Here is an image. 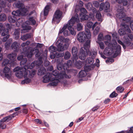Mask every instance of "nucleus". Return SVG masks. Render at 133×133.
<instances>
[{"mask_svg":"<svg viewBox=\"0 0 133 133\" xmlns=\"http://www.w3.org/2000/svg\"><path fill=\"white\" fill-rule=\"evenodd\" d=\"M119 4L116 7L117 13L116 14V16L120 19L121 21L124 23L129 22L131 19L130 18L128 17H125V14L124 12L123 7L120 6Z\"/></svg>","mask_w":133,"mask_h":133,"instance_id":"nucleus-5","label":"nucleus"},{"mask_svg":"<svg viewBox=\"0 0 133 133\" xmlns=\"http://www.w3.org/2000/svg\"><path fill=\"white\" fill-rule=\"evenodd\" d=\"M124 90V88L122 87L119 86L117 88V90L120 92H122Z\"/></svg>","mask_w":133,"mask_h":133,"instance_id":"nucleus-52","label":"nucleus"},{"mask_svg":"<svg viewBox=\"0 0 133 133\" xmlns=\"http://www.w3.org/2000/svg\"><path fill=\"white\" fill-rule=\"evenodd\" d=\"M32 45H34L36 46H36L37 48H41L43 46V44H40L39 43H37V44L34 43L32 44Z\"/></svg>","mask_w":133,"mask_h":133,"instance_id":"nucleus-58","label":"nucleus"},{"mask_svg":"<svg viewBox=\"0 0 133 133\" xmlns=\"http://www.w3.org/2000/svg\"><path fill=\"white\" fill-rule=\"evenodd\" d=\"M55 53L56 57L57 58L63 57L64 55V53H59V52H55Z\"/></svg>","mask_w":133,"mask_h":133,"instance_id":"nucleus-49","label":"nucleus"},{"mask_svg":"<svg viewBox=\"0 0 133 133\" xmlns=\"http://www.w3.org/2000/svg\"><path fill=\"white\" fill-rule=\"evenodd\" d=\"M17 112H15L12 115H11L6 117L3 118L0 121L3 123L5 122H8L9 121L11 120L12 118H13L15 116L17 115Z\"/></svg>","mask_w":133,"mask_h":133,"instance_id":"nucleus-21","label":"nucleus"},{"mask_svg":"<svg viewBox=\"0 0 133 133\" xmlns=\"http://www.w3.org/2000/svg\"><path fill=\"white\" fill-rule=\"evenodd\" d=\"M6 18V16L5 14H3L0 15V21H4Z\"/></svg>","mask_w":133,"mask_h":133,"instance_id":"nucleus-42","label":"nucleus"},{"mask_svg":"<svg viewBox=\"0 0 133 133\" xmlns=\"http://www.w3.org/2000/svg\"><path fill=\"white\" fill-rule=\"evenodd\" d=\"M70 43L69 39L65 38L63 37H60L56 43L57 51H62L66 50L69 47Z\"/></svg>","mask_w":133,"mask_h":133,"instance_id":"nucleus-3","label":"nucleus"},{"mask_svg":"<svg viewBox=\"0 0 133 133\" xmlns=\"http://www.w3.org/2000/svg\"><path fill=\"white\" fill-rule=\"evenodd\" d=\"M29 49V47L28 46H27L23 49V53L27 56V57L30 58L32 57L34 54H36L35 56L36 57H38L40 56V54L39 51L38 49L36 48H30L29 49L30 50V51L29 52H28V51Z\"/></svg>","mask_w":133,"mask_h":133,"instance_id":"nucleus-8","label":"nucleus"},{"mask_svg":"<svg viewBox=\"0 0 133 133\" xmlns=\"http://www.w3.org/2000/svg\"><path fill=\"white\" fill-rule=\"evenodd\" d=\"M73 60V64H75L76 66L79 69L82 67L83 63L80 61H77V59H74Z\"/></svg>","mask_w":133,"mask_h":133,"instance_id":"nucleus-23","label":"nucleus"},{"mask_svg":"<svg viewBox=\"0 0 133 133\" xmlns=\"http://www.w3.org/2000/svg\"><path fill=\"white\" fill-rule=\"evenodd\" d=\"M27 61V59L26 58H23L20 62V65H24L26 63Z\"/></svg>","mask_w":133,"mask_h":133,"instance_id":"nucleus-54","label":"nucleus"},{"mask_svg":"<svg viewBox=\"0 0 133 133\" xmlns=\"http://www.w3.org/2000/svg\"><path fill=\"white\" fill-rule=\"evenodd\" d=\"M111 38V37L109 35H106L104 37V39L107 41L104 42L107 46L104 50V53L106 55H111L115 57L121 53V47L117 44L115 40H112L111 43L109 42Z\"/></svg>","mask_w":133,"mask_h":133,"instance_id":"nucleus-2","label":"nucleus"},{"mask_svg":"<svg viewBox=\"0 0 133 133\" xmlns=\"http://www.w3.org/2000/svg\"><path fill=\"white\" fill-rule=\"evenodd\" d=\"M83 26L80 23H78L77 24L76 29L78 31H80L82 30Z\"/></svg>","mask_w":133,"mask_h":133,"instance_id":"nucleus-44","label":"nucleus"},{"mask_svg":"<svg viewBox=\"0 0 133 133\" xmlns=\"http://www.w3.org/2000/svg\"><path fill=\"white\" fill-rule=\"evenodd\" d=\"M114 62V60L112 58H109L106 61V62L107 63H111Z\"/></svg>","mask_w":133,"mask_h":133,"instance_id":"nucleus-64","label":"nucleus"},{"mask_svg":"<svg viewBox=\"0 0 133 133\" xmlns=\"http://www.w3.org/2000/svg\"><path fill=\"white\" fill-rule=\"evenodd\" d=\"M118 42L119 44H120L121 45H122V46L123 48L124 49H126V46L124 45V43H123V42L121 41V40H118Z\"/></svg>","mask_w":133,"mask_h":133,"instance_id":"nucleus-60","label":"nucleus"},{"mask_svg":"<svg viewBox=\"0 0 133 133\" xmlns=\"http://www.w3.org/2000/svg\"><path fill=\"white\" fill-rule=\"evenodd\" d=\"M80 10L81 12L82 13V14H85L87 12L86 10L84 8H81Z\"/></svg>","mask_w":133,"mask_h":133,"instance_id":"nucleus-62","label":"nucleus"},{"mask_svg":"<svg viewBox=\"0 0 133 133\" xmlns=\"http://www.w3.org/2000/svg\"><path fill=\"white\" fill-rule=\"evenodd\" d=\"M9 63V61L8 59H5L4 60L2 63V66H5L8 64Z\"/></svg>","mask_w":133,"mask_h":133,"instance_id":"nucleus-48","label":"nucleus"},{"mask_svg":"<svg viewBox=\"0 0 133 133\" xmlns=\"http://www.w3.org/2000/svg\"><path fill=\"white\" fill-rule=\"evenodd\" d=\"M51 77V73L49 72H47L43 77V82L44 83H47L50 81Z\"/></svg>","mask_w":133,"mask_h":133,"instance_id":"nucleus-20","label":"nucleus"},{"mask_svg":"<svg viewBox=\"0 0 133 133\" xmlns=\"http://www.w3.org/2000/svg\"><path fill=\"white\" fill-rule=\"evenodd\" d=\"M90 40L88 39L87 40L84 45V47H82L80 50V52L79 55V58L81 60H84L86 58L89 51L90 47Z\"/></svg>","mask_w":133,"mask_h":133,"instance_id":"nucleus-6","label":"nucleus"},{"mask_svg":"<svg viewBox=\"0 0 133 133\" xmlns=\"http://www.w3.org/2000/svg\"><path fill=\"white\" fill-rule=\"evenodd\" d=\"M71 51L73 56V61H74V59H78V57L77 55L78 50L77 48L75 46L73 47L72 48Z\"/></svg>","mask_w":133,"mask_h":133,"instance_id":"nucleus-19","label":"nucleus"},{"mask_svg":"<svg viewBox=\"0 0 133 133\" xmlns=\"http://www.w3.org/2000/svg\"><path fill=\"white\" fill-rule=\"evenodd\" d=\"M30 44V42L29 41H27L26 42H23L22 43L21 45V46L22 47H25V46H27L25 47H26L27 46H28L29 47V49H28V52H29L30 51V50L29 49L30 48H30L28 46V45H29ZM24 48H23V49ZM23 52H22V53L24 55H25V56H26V55L25 54H24L23 53Z\"/></svg>","mask_w":133,"mask_h":133,"instance_id":"nucleus-25","label":"nucleus"},{"mask_svg":"<svg viewBox=\"0 0 133 133\" xmlns=\"http://www.w3.org/2000/svg\"><path fill=\"white\" fill-rule=\"evenodd\" d=\"M93 3L94 6L95 7L98 8L99 6V3L98 2L96 1H94Z\"/></svg>","mask_w":133,"mask_h":133,"instance_id":"nucleus-61","label":"nucleus"},{"mask_svg":"<svg viewBox=\"0 0 133 133\" xmlns=\"http://www.w3.org/2000/svg\"><path fill=\"white\" fill-rule=\"evenodd\" d=\"M57 68L59 70H62L63 68V66L61 64V63H59L57 64Z\"/></svg>","mask_w":133,"mask_h":133,"instance_id":"nucleus-55","label":"nucleus"},{"mask_svg":"<svg viewBox=\"0 0 133 133\" xmlns=\"http://www.w3.org/2000/svg\"><path fill=\"white\" fill-rule=\"evenodd\" d=\"M22 9L21 10H18L16 11H13L12 14L14 17L17 18L18 17L23 16L25 15L26 13L27 12L26 10H23Z\"/></svg>","mask_w":133,"mask_h":133,"instance_id":"nucleus-13","label":"nucleus"},{"mask_svg":"<svg viewBox=\"0 0 133 133\" xmlns=\"http://www.w3.org/2000/svg\"><path fill=\"white\" fill-rule=\"evenodd\" d=\"M6 128V125L3 122L0 121V128L4 129Z\"/></svg>","mask_w":133,"mask_h":133,"instance_id":"nucleus-53","label":"nucleus"},{"mask_svg":"<svg viewBox=\"0 0 133 133\" xmlns=\"http://www.w3.org/2000/svg\"><path fill=\"white\" fill-rule=\"evenodd\" d=\"M23 30L22 31V33L25 32L24 31L30 30L31 29V27L29 26L26 25H24V24H23L22 25Z\"/></svg>","mask_w":133,"mask_h":133,"instance_id":"nucleus-31","label":"nucleus"},{"mask_svg":"<svg viewBox=\"0 0 133 133\" xmlns=\"http://www.w3.org/2000/svg\"><path fill=\"white\" fill-rule=\"evenodd\" d=\"M16 6L18 8H19L20 10H21L22 9H24L23 10H26V11L28 12L30 10V7L28 6H25L24 4L22 3L20 1H18L15 3Z\"/></svg>","mask_w":133,"mask_h":133,"instance_id":"nucleus-16","label":"nucleus"},{"mask_svg":"<svg viewBox=\"0 0 133 133\" xmlns=\"http://www.w3.org/2000/svg\"><path fill=\"white\" fill-rule=\"evenodd\" d=\"M68 29L69 30L71 34L75 35L76 34V32L75 31L74 29L72 28V26H68Z\"/></svg>","mask_w":133,"mask_h":133,"instance_id":"nucleus-41","label":"nucleus"},{"mask_svg":"<svg viewBox=\"0 0 133 133\" xmlns=\"http://www.w3.org/2000/svg\"><path fill=\"white\" fill-rule=\"evenodd\" d=\"M12 41V39L10 38L8 39L5 44V48L6 49H8L10 46V45Z\"/></svg>","mask_w":133,"mask_h":133,"instance_id":"nucleus-30","label":"nucleus"},{"mask_svg":"<svg viewBox=\"0 0 133 133\" xmlns=\"http://www.w3.org/2000/svg\"><path fill=\"white\" fill-rule=\"evenodd\" d=\"M121 29H119L118 31V32L121 36L125 34V31L129 33L131 32V31L129 26L125 24V23H122L121 24Z\"/></svg>","mask_w":133,"mask_h":133,"instance_id":"nucleus-10","label":"nucleus"},{"mask_svg":"<svg viewBox=\"0 0 133 133\" xmlns=\"http://www.w3.org/2000/svg\"><path fill=\"white\" fill-rule=\"evenodd\" d=\"M49 9V6L48 5H46L45 7L44 11V15L46 16L48 14Z\"/></svg>","mask_w":133,"mask_h":133,"instance_id":"nucleus-40","label":"nucleus"},{"mask_svg":"<svg viewBox=\"0 0 133 133\" xmlns=\"http://www.w3.org/2000/svg\"><path fill=\"white\" fill-rule=\"evenodd\" d=\"M91 37L90 30L88 29H86L85 32H80L77 35V39L80 42H82L86 38L89 39Z\"/></svg>","mask_w":133,"mask_h":133,"instance_id":"nucleus-7","label":"nucleus"},{"mask_svg":"<svg viewBox=\"0 0 133 133\" xmlns=\"http://www.w3.org/2000/svg\"><path fill=\"white\" fill-rule=\"evenodd\" d=\"M8 19L9 22L11 23H14L17 19L16 17H14V16L12 17L11 16H9Z\"/></svg>","mask_w":133,"mask_h":133,"instance_id":"nucleus-35","label":"nucleus"},{"mask_svg":"<svg viewBox=\"0 0 133 133\" xmlns=\"http://www.w3.org/2000/svg\"><path fill=\"white\" fill-rule=\"evenodd\" d=\"M97 42L98 43L100 48L101 49H103L104 48V45L103 43L101 41H97Z\"/></svg>","mask_w":133,"mask_h":133,"instance_id":"nucleus-47","label":"nucleus"},{"mask_svg":"<svg viewBox=\"0 0 133 133\" xmlns=\"http://www.w3.org/2000/svg\"><path fill=\"white\" fill-rule=\"evenodd\" d=\"M29 21L31 22L33 25H34L36 23V21L33 17H30L29 19Z\"/></svg>","mask_w":133,"mask_h":133,"instance_id":"nucleus-56","label":"nucleus"},{"mask_svg":"<svg viewBox=\"0 0 133 133\" xmlns=\"http://www.w3.org/2000/svg\"><path fill=\"white\" fill-rule=\"evenodd\" d=\"M19 31L17 29L16 30L14 33V36L15 39H18L19 37Z\"/></svg>","mask_w":133,"mask_h":133,"instance_id":"nucleus-33","label":"nucleus"},{"mask_svg":"<svg viewBox=\"0 0 133 133\" xmlns=\"http://www.w3.org/2000/svg\"><path fill=\"white\" fill-rule=\"evenodd\" d=\"M68 24L65 25L63 28L60 30L59 33H63L64 36H67L69 35V32L68 31Z\"/></svg>","mask_w":133,"mask_h":133,"instance_id":"nucleus-18","label":"nucleus"},{"mask_svg":"<svg viewBox=\"0 0 133 133\" xmlns=\"http://www.w3.org/2000/svg\"><path fill=\"white\" fill-rule=\"evenodd\" d=\"M79 20L78 15L76 14L68 21V23L67 24H68V26H72L76 22L77 23L79 22Z\"/></svg>","mask_w":133,"mask_h":133,"instance_id":"nucleus-15","label":"nucleus"},{"mask_svg":"<svg viewBox=\"0 0 133 133\" xmlns=\"http://www.w3.org/2000/svg\"><path fill=\"white\" fill-rule=\"evenodd\" d=\"M62 12L57 10L56 11L52 19V22L54 23H58L62 17Z\"/></svg>","mask_w":133,"mask_h":133,"instance_id":"nucleus-9","label":"nucleus"},{"mask_svg":"<svg viewBox=\"0 0 133 133\" xmlns=\"http://www.w3.org/2000/svg\"><path fill=\"white\" fill-rule=\"evenodd\" d=\"M32 35L31 34H27L24 35L21 37V39L23 41H25L27 39L31 38Z\"/></svg>","mask_w":133,"mask_h":133,"instance_id":"nucleus-26","label":"nucleus"},{"mask_svg":"<svg viewBox=\"0 0 133 133\" xmlns=\"http://www.w3.org/2000/svg\"><path fill=\"white\" fill-rule=\"evenodd\" d=\"M49 50L50 53H55L57 51V49L55 47L51 46L49 48Z\"/></svg>","mask_w":133,"mask_h":133,"instance_id":"nucleus-34","label":"nucleus"},{"mask_svg":"<svg viewBox=\"0 0 133 133\" xmlns=\"http://www.w3.org/2000/svg\"><path fill=\"white\" fill-rule=\"evenodd\" d=\"M124 42L127 46H133V44L131 41L133 39V35L129 34L128 35H125L124 36Z\"/></svg>","mask_w":133,"mask_h":133,"instance_id":"nucleus-12","label":"nucleus"},{"mask_svg":"<svg viewBox=\"0 0 133 133\" xmlns=\"http://www.w3.org/2000/svg\"><path fill=\"white\" fill-rule=\"evenodd\" d=\"M117 95V94L114 91L110 95V96L111 98L116 97Z\"/></svg>","mask_w":133,"mask_h":133,"instance_id":"nucleus-57","label":"nucleus"},{"mask_svg":"<svg viewBox=\"0 0 133 133\" xmlns=\"http://www.w3.org/2000/svg\"><path fill=\"white\" fill-rule=\"evenodd\" d=\"M94 11H93V14L91 13L89 15V17L91 18L92 20H93L94 19V17L95 16V14L96 12V10L95 8L93 9Z\"/></svg>","mask_w":133,"mask_h":133,"instance_id":"nucleus-43","label":"nucleus"},{"mask_svg":"<svg viewBox=\"0 0 133 133\" xmlns=\"http://www.w3.org/2000/svg\"><path fill=\"white\" fill-rule=\"evenodd\" d=\"M64 58L65 59H69L71 56V55L70 52L68 51H66L64 54Z\"/></svg>","mask_w":133,"mask_h":133,"instance_id":"nucleus-37","label":"nucleus"},{"mask_svg":"<svg viewBox=\"0 0 133 133\" xmlns=\"http://www.w3.org/2000/svg\"><path fill=\"white\" fill-rule=\"evenodd\" d=\"M6 4V3L4 2L2 0H0V6L2 7L3 8L5 7Z\"/></svg>","mask_w":133,"mask_h":133,"instance_id":"nucleus-51","label":"nucleus"},{"mask_svg":"<svg viewBox=\"0 0 133 133\" xmlns=\"http://www.w3.org/2000/svg\"><path fill=\"white\" fill-rule=\"evenodd\" d=\"M19 45V44L17 42H14L11 45L12 49L14 51H17L18 49V46Z\"/></svg>","mask_w":133,"mask_h":133,"instance_id":"nucleus-24","label":"nucleus"},{"mask_svg":"<svg viewBox=\"0 0 133 133\" xmlns=\"http://www.w3.org/2000/svg\"><path fill=\"white\" fill-rule=\"evenodd\" d=\"M23 19L22 18H17V21L16 22V25L17 26H19L22 24Z\"/></svg>","mask_w":133,"mask_h":133,"instance_id":"nucleus-36","label":"nucleus"},{"mask_svg":"<svg viewBox=\"0 0 133 133\" xmlns=\"http://www.w3.org/2000/svg\"><path fill=\"white\" fill-rule=\"evenodd\" d=\"M70 77L71 76L67 75L65 72H61L58 77H51L49 85L51 86H56L59 82L61 81L62 80H63L65 78H70Z\"/></svg>","mask_w":133,"mask_h":133,"instance_id":"nucleus-4","label":"nucleus"},{"mask_svg":"<svg viewBox=\"0 0 133 133\" xmlns=\"http://www.w3.org/2000/svg\"><path fill=\"white\" fill-rule=\"evenodd\" d=\"M46 72L45 69L43 67H42L39 69L38 71V74L39 75H43Z\"/></svg>","mask_w":133,"mask_h":133,"instance_id":"nucleus-28","label":"nucleus"},{"mask_svg":"<svg viewBox=\"0 0 133 133\" xmlns=\"http://www.w3.org/2000/svg\"><path fill=\"white\" fill-rule=\"evenodd\" d=\"M96 17L98 20L101 22L102 21V16L99 12H97L96 15Z\"/></svg>","mask_w":133,"mask_h":133,"instance_id":"nucleus-38","label":"nucleus"},{"mask_svg":"<svg viewBox=\"0 0 133 133\" xmlns=\"http://www.w3.org/2000/svg\"><path fill=\"white\" fill-rule=\"evenodd\" d=\"M16 54L15 53H12L8 54L7 57L10 60L14 61L16 58Z\"/></svg>","mask_w":133,"mask_h":133,"instance_id":"nucleus-27","label":"nucleus"},{"mask_svg":"<svg viewBox=\"0 0 133 133\" xmlns=\"http://www.w3.org/2000/svg\"><path fill=\"white\" fill-rule=\"evenodd\" d=\"M92 24L93 23L92 22H89L87 23V26L89 28H91Z\"/></svg>","mask_w":133,"mask_h":133,"instance_id":"nucleus-63","label":"nucleus"},{"mask_svg":"<svg viewBox=\"0 0 133 133\" xmlns=\"http://www.w3.org/2000/svg\"><path fill=\"white\" fill-rule=\"evenodd\" d=\"M73 63V60L72 61H71L69 60L68 61L67 63H65L64 65L63 69L64 71H64L65 72L66 70H68V68L69 66H71Z\"/></svg>","mask_w":133,"mask_h":133,"instance_id":"nucleus-22","label":"nucleus"},{"mask_svg":"<svg viewBox=\"0 0 133 133\" xmlns=\"http://www.w3.org/2000/svg\"><path fill=\"white\" fill-rule=\"evenodd\" d=\"M3 71L5 77L9 80L11 81L13 78L12 74L10 69L6 66L4 69Z\"/></svg>","mask_w":133,"mask_h":133,"instance_id":"nucleus-11","label":"nucleus"},{"mask_svg":"<svg viewBox=\"0 0 133 133\" xmlns=\"http://www.w3.org/2000/svg\"><path fill=\"white\" fill-rule=\"evenodd\" d=\"M80 15L82 22V21L87 20L89 18V16L87 15L84 14H80Z\"/></svg>","mask_w":133,"mask_h":133,"instance_id":"nucleus-32","label":"nucleus"},{"mask_svg":"<svg viewBox=\"0 0 133 133\" xmlns=\"http://www.w3.org/2000/svg\"><path fill=\"white\" fill-rule=\"evenodd\" d=\"M44 58L40 57L38 61H35L32 63L29 66L28 65L22 66H18L14 69L16 76L19 79L24 78L21 82L22 84H28L30 82L31 79L36 74V71L34 70H30L29 69H32L36 65L38 66L41 65L43 63Z\"/></svg>","mask_w":133,"mask_h":133,"instance_id":"nucleus-1","label":"nucleus"},{"mask_svg":"<svg viewBox=\"0 0 133 133\" xmlns=\"http://www.w3.org/2000/svg\"><path fill=\"white\" fill-rule=\"evenodd\" d=\"M87 75V73L85 71L82 70L79 72L78 75V76L79 78H83L86 76Z\"/></svg>","mask_w":133,"mask_h":133,"instance_id":"nucleus-29","label":"nucleus"},{"mask_svg":"<svg viewBox=\"0 0 133 133\" xmlns=\"http://www.w3.org/2000/svg\"><path fill=\"white\" fill-rule=\"evenodd\" d=\"M86 8L89 10H90L92 9V4L90 3H89L85 5Z\"/></svg>","mask_w":133,"mask_h":133,"instance_id":"nucleus-45","label":"nucleus"},{"mask_svg":"<svg viewBox=\"0 0 133 133\" xmlns=\"http://www.w3.org/2000/svg\"><path fill=\"white\" fill-rule=\"evenodd\" d=\"M58 72L57 70H55L52 72V74H51V75L55 77H58V76L59 74H58Z\"/></svg>","mask_w":133,"mask_h":133,"instance_id":"nucleus-39","label":"nucleus"},{"mask_svg":"<svg viewBox=\"0 0 133 133\" xmlns=\"http://www.w3.org/2000/svg\"><path fill=\"white\" fill-rule=\"evenodd\" d=\"M98 41H103L104 39V38L103 36V34L102 33H100L98 35Z\"/></svg>","mask_w":133,"mask_h":133,"instance_id":"nucleus-46","label":"nucleus"},{"mask_svg":"<svg viewBox=\"0 0 133 133\" xmlns=\"http://www.w3.org/2000/svg\"><path fill=\"white\" fill-rule=\"evenodd\" d=\"M100 30L99 27L97 26L95 28V30L93 31V34L94 35H96L98 33Z\"/></svg>","mask_w":133,"mask_h":133,"instance_id":"nucleus-50","label":"nucleus"},{"mask_svg":"<svg viewBox=\"0 0 133 133\" xmlns=\"http://www.w3.org/2000/svg\"><path fill=\"white\" fill-rule=\"evenodd\" d=\"M110 7V5L109 2H106L105 3H102L101 4L99 10L101 11L104 10L105 11L107 12V10Z\"/></svg>","mask_w":133,"mask_h":133,"instance_id":"nucleus-17","label":"nucleus"},{"mask_svg":"<svg viewBox=\"0 0 133 133\" xmlns=\"http://www.w3.org/2000/svg\"><path fill=\"white\" fill-rule=\"evenodd\" d=\"M97 55V52L94 51H92L90 52V56L91 57L88 58L86 60V62L90 64H92L94 62V59Z\"/></svg>","mask_w":133,"mask_h":133,"instance_id":"nucleus-14","label":"nucleus"},{"mask_svg":"<svg viewBox=\"0 0 133 133\" xmlns=\"http://www.w3.org/2000/svg\"><path fill=\"white\" fill-rule=\"evenodd\" d=\"M22 55L19 56L17 58V59L19 60H21L23 58H24V56L25 57L27 56H25V55H24L22 53Z\"/></svg>","mask_w":133,"mask_h":133,"instance_id":"nucleus-59","label":"nucleus"}]
</instances>
